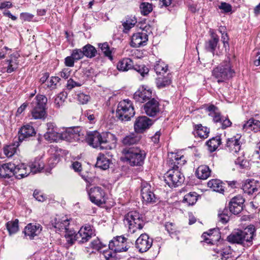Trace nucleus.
<instances>
[{
  "instance_id": "obj_1",
  "label": "nucleus",
  "mask_w": 260,
  "mask_h": 260,
  "mask_svg": "<svg viewBox=\"0 0 260 260\" xmlns=\"http://www.w3.org/2000/svg\"><path fill=\"white\" fill-rule=\"evenodd\" d=\"M186 162L184 156L181 153H170L168 155L167 164L169 170L165 174V181L171 188L180 185L184 181V177L180 172L181 168Z\"/></svg>"
},
{
  "instance_id": "obj_2",
  "label": "nucleus",
  "mask_w": 260,
  "mask_h": 260,
  "mask_svg": "<svg viewBox=\"0 0 260 260\" xmlns=\"http://www.w3.org/2000/svg\"><path fill=\"white\" fill-rule=\"evenodd\" d=\"M255 229L253 226L245 228L243 231H239L229 235L227 239L229 242L249 246L252 245L254 236Z\"/></svg>"
},
{
  "instance_id": "obj_3",
  "label": "nucleus",
  "mask_w": 260,
  "mask_h": 260,
  "mask_svg": "<svg viewBox=\"0 0 260 260\" xmlns=\"http://www.w3.org/2000/svg\"><path fill=\"white\" fill-rule=\"evenodd\" d=\"M68 235L67 242L70 245H73L75 241L80 244L84 243L95 236V234L92 226L87 224L81 227L77 233L72 231L69 233Z\"/></svg>"
},
{
  "instance_id": "obj_4",
  "label": "nucleus",
  "mask_w": 260,
  "mask_h": 260,
  "mask_svg": "<svg viewBox=\"0 0 260 260\" xmlns=\"http://www.w3.org/2000/svg\"><path fill=\"white\" fill-rule=\"evenodd\" d=\"M125 158L131 166H142L144 162L146 153L137 147L125 148L123 150Z\"/></svg>"
},
{
  "instance_id": "obj_5",
  "label": "nucleus",
  "mask_w": 260,
  "mask_h": 260,
  "mask_svg": "<svg viewBox=\"0 0 260 260\" xmlns=\"http://www.w3.org/2000/svg\"><path fill=\"white\" fill-rule=\"evenodd\" d=\"M235 71L232 69L230 58L229 57L218 67L215 68L212 71V75L217 79L218 82H222L228 80L233 77Z\"/></svg>"
},
{
  "instance_id": "obj_6",
  "label": "nucleus",
  "mask_w": 260,
  "mask_h": 260,
  "mask_svg": "<svg viewBox=\"0 0 260 260\" xmlns=\"http://www.w3.org/2000/svg\"><path fill=\"white\" fill-rule=\"evenodd\" d=\"M135 114L133 102L125 99L119 102L116 110V117L121 121L129 120Z\"/></svg>"
},
{
  "instance_id": "obj_7",
  "label": "nucleus",
  "mask_w": 260,
  "mask_h": 260,
  "mask_svg": "<svg viewBox=\"0 0 260 260\" xmlns=\"http://www.w3.org/2000/svg\"><path fill=\"white\" fill-rule=\"evenodd\" d=\"M111 135L110 133H102L95 131L88 132L85 137V140L87 143L93 148H100V149L105 148L103 146L108 143V138Z\"/></svg>"
},
{
  "instance_id": "obj_8",
  "label": "nucleus",
  "mask_w": 260,
  "mask_h": 260,
  "mask_svg": "<svg viewBox=\"0 0 260 260\" xmlns=\"http://www.w3.org/2000/svg\"><path fill=\"white\" fill-rule=\"evenodd\" d=\"M124 223L128 225L131 233H134L138 230L143 229L144 221L142 215L136 211L129 212L125 216Z\"/></svg>"
},
{
  "instance_id": "obj_9",
  "label": "nucleus",
  "mask_w": 260,
  "mask_h": 260,
  "mask_svg": "<svg viewBox=\"0 0 260 260\" xmlns=\"http://www.w3.org/2000/svg\"><path fill=\"white\" fill-rule=\"evenodd\" d=\"M47 99L44 95H38L31 103V116L35 119H42L46 117V105Z\"/></svg>"
},
{
  "instance_id": "obj_10",
  "label": "nucleus",
  "mask_w": 260,
  "mask_h": 260,
  "mask_svg": "<svg viewBox=\"0 0 260 260\" xmlns=\"http://www.w3.org/2000/svg\"><path fill=\"white\" fill-rule=\"evenodd\" d=\"M51 224L54 229H56V232H64L65 237L67 240L69 233L70 231L69 229L70 220L67 216H60L57 215L51 221Z\"/></svg>"
},
{
  "instance_id": "obj_11",
  "label": "nucleus",
  "mask_w": 260,
  "mask_h": 260,
  "mask_svg": "<svg viewBox=\"0 0 260 260\" xmlns=\"http://www.w3.org/2000/svg\"><path fill=\"white\" fill-rule=\"evenodd\" d=\"M90 201L94 204L100 206L105 203V192L100 187L95 186L87 191Z\"/></svg>"
},
{
  "instance_id": "obj_12",
  "label": "nucleus",
  "mask_w": 260,
  "mask_h": 260,
  "mask_svg": "<svg viewBox=\"0 0 260 260\" xmlns=\"http://www.w3.org/2000/svg\"><path fill=\"white\" fill-rule=\"evenodd\" d=\"M127 239L123 236L114 238L109 243V248L115 252L126 251L128 248L126 245Z\"/></svg>"
},
{
  "instance_id": "obj_13",
  "label": "nucleus",
  "mask_w": 260,
  "mask_h": 260,
  "mask_svg": "<svg viewBox=\"0 0 260 260\" xmlns=\"http://www.w3.org/2000/svg\"><path fill=\"white\" fill-rule=\"evenodd\" d=\"M153 239L146 234H142L136 240L135 245L136 248L141 253L147 251L152 246Z\"/></svg>"
},
{
  "instance_id": "obj_14",
  "label": "nucleus",
  "mask_w": 260,
  "mask_h": 260,
  "mask_svg": "<svg viewBox=\"0 0 260 260\" xmlns=\"http://www.w3.org/2000/svg\"><path fill=\"white\" fill-rule=\"evenodd\" d=\"M153 121L146 116L137 117L134 123V129L136 133H143L153 124Z\"/></svg>"
},
{
  "instance_id": "obj_15",
  "label": "nucleus",
  "mask_w": 260,
  "mask_h": 260,
  "mask_svg": "<svg viewBox=\"0 0 260 260\" xmlns=\"http://www.w3.org/2000/svg\"><path fill=\"white\" fill-rule=\"evenodd\" d=\"M80 128L79 127H69L61 133V140L73 142L81 139Z\"/></svg>"
},
{
  "instance_id": "obj_16",
  "label": "nucleus",
  "mask_w": 260,
  "mask_h": 260,
  "mask_svg": "<svg viewBox=\"0 0 260 260\" xmlns=\"http://www.w3.org/2000/svg\"><path fill=\"white\" fill-rule=\"evenodd\" d=\"M160 106L159 102L154 98H152L143 105V110L147 115L154 117L160 112Z\"/></svg>"
},
{
  "instance_id": "obj_17",
  "label": "nucleus",
  "mask_w": 260,
  "mask_h": 260,
  "mask_svg": "<svg viewBox=\"0 0 260 260\" xmlns=\"http://www.w3.org/2000/svg\"><path fill=\"white\" fill-rule=\"evenodd\" d=\"M141 196L143 202L146 203L155 202L156 197L153 192L151 186L147 182H143L141 185Z\"/></svg>"
},
{
  "instance_id": "obj_18",
  "label": "nucleus",
  "mask_w": 260,
  "mask_h": 260,
  "mask_svg": "<svg viewBox=\"0 0 260 260\" xmlns=\"http://www.w3.org/2000/svg\"><path fill=\"white\" fill-rule=\"evenodd\" d=\"M242 189L245 193L248 194L260 193V180H246L242 185Z\"/></svg>"
},
{
  "instance_id": "obj_19",
  "label": "nucleus",
  "mask_w": 260,
  "mask_h": 260,
  "mask_svg": "<svg viewBox=\"0 0 260 260\" xmlns=\"http://www.w3.org/2000/svg\"><path fill=\"white\" fill-rule=\"evenodd\" d=\"M152 90L144 86L139 88L134 94V99L136 102L142 103L151 99Z\"/></svg>"
},
{
  "instance_id": "obj_20",
  "label": "nucleus",
  "mask_w": 260,
  "mask_h": 260,
  "mask_svg": "<svg viewBox=\"0 0 260 260\" xmlns=\"http://www.w3.org/2000/svg\"><path fill=\"white\" fill-rule=\"evenodd\" d=\"M244 199L241 196H237L233 198L229 204V208L232 214L237 215L243 210Z\"/></svg>"
},
{
  "instance_id": "obj_21",
  "label": "nucleus",
  "mask_w": 260,
  "mask_h": 260,
  "mask_svg": "<svg viewBox=\"0 0 260 260\" xmlns=\"http://www.w3.org/2000/svg\"><path fill=\"white\" fill-rule=\"evenodd\" d=\"M148 40V35L144 32L134 34L131 38V45L133 47L145 46Z\"/></svg>"
},
{
  "instance_id": "obj_22",
  "label": "nucleus",
  "mask_w": 260,
  "mask_h": 260,
  "mask_svg": "<svg viewBox=\"0 0 260 260\" xmlns=\"http://www.w3.org/2000/svg\"><path fill=\"white\" fill-rule=\"evenodd\" d=\"M36 134L34 128L29 124H26L23 126L18 132V142H22L26 140L28 138L34 136ZM19 145L17 144V147Z\"/></svg>"
},
{
  "instance_id": "obj_23",
  "label": "nucleus",
  "mask_w": 260,
  "mask_h": 260,
  "mask_svg": "<svg viewBox=\"0 0 260 260\" xmlns=\"http://www.w3.org/2000/svg\"><path fill=\"white\" fill-rule=\"evenodd\" d=\"M225 149L235 155L241 149V142L239 138L233 137L228 139L226 141Z\"/></svg>"
},
{
  "instance_id": "obj_24",
  "label": "nucleus",
  "mask_w": 260,
  "mask_h": 260,
  "mask_svg": "<svg viewBox=\"0 0 260 260\" xmlns=\"http://www.w3.org/2000/svg\"><path fill=\"white\" fill-rule=\"evenodd\" d=\"M42 227L40 224L30 223L26 226L24 233L26 236L29 237L30 239H33L40 233Z\"/></svg>"
},
{
  "instance_id": "obj_25",
  "label": "nucleus",
  "mask_w": 260,
  "mask_h": 260,
  "mask_svg": "<svg viewBox=\"0 0 260 260\" xmlns=\"http://www.w3.org/2000/svg\"><path fill=\"white\" fill-rule=\"evenodd\" d=\"M219 42V37L215 33H212L211 38L206 42L205 48L206 51L211 52L213 55L215 54V49Z\"/></svg>"
},
{
  "instance_id": "obj_26",
  "label": "nucleus",
  "mask_w": 260,
  "mask_h": 260,
  "mask_svg": "<svg viewBox=\"0 0 260 260\" xmlns=\"http://www.w3.org/2000/svg\"><path fill=\"white\" fill-rule=\"evenodd\" d=\"M243 129L245 132L253 131L254 133L260 131V121L254 118L248 120L243 126Z\"/></svg>"
},
{
  "instance_id": "obj_27",
  "label": "nucleus",
  "mask_w": 260,
  "mask_h": 260,
  "mask_svg": "<svg viewBox=\"0 0 260 260\" xmlns=\"http://www.w3.org/2000/svg\"><path fill=\"white\" fill-rule=\"evenodd\" d=\"M210 129L206 126H203L201 124L194 125L192 134L195 137L206 139L209 136Z\"/></svg>"
},
{
  "instance_id": "obj_28",
  "label": "nucleus",
  "mask_w": 260,
  "mask_h": 260,
  "mask_svg": "<svg viewBox=\"0 0 260 260\" xmlns=\"http://www.w3.org/2000/svg\"><path fill=\"white\" fill-rule=\"evenodd\" d=\"M202 237L207 243L213 244L219 238L218 230L215 229L210 230L209 233H204Z\"/></svg>"
},
{
  "instance_id": "obj_29",
  "label": "nucleus",
  "mask_w": 260,
  "mask_h": 260,
  "mask_svg": "<svg viewBox=\"0 0 260 260\" xmlns=\"http://www.w3.org/2000/svg\"><path fill=\"white\" fill-rule=\"evenodd\" d=\"M206 111L208 112L209 116L212 117L214 122H221V115L217 107L213 105H209L206 108Z\"/></svg>"
},
{
  "instance_id": "obj_30",
  "label": "nucleus",
  "mask_w": 260,
  "mask_h": 260,
  "mask_svg": "<svg viewBox=\"0 0 260 260\" xmlns=\"http://www.w3.org/2000/svg\"><path fill=\"white\" fill-rule=\"evenodd\" d=\"M110 164V159L105 154L100 153L96 158L95 167L105 170L109 168Z\"/></svg>"
},
{
  "instance_id": "obj_31",
  "label": "nucleus",
  "mask_w": 260,
  "mask_h": 260,
  "mask_svg": "<svg viewBox=\"0 0 260 260\" xmlns=\"http://www.w3.org/2000/svg\"><path fill=\"white\" fill-rule=\"evenodd\" d=\"M42 157V156L36 157L31 165L28 166V168H30V172L36 174L41 172L44 169V165L41 161Z\"/></svg>"
},
{
  "instance_id": "obj_32",
  "label": "nucleus",
  "mask_w": 260,
  "mask_h": 260,
  "mask_svg": "<svg viewBox=\"0 0 260 260\" xmlns=\"http://www.w3.org/2000/svg\"><path fill=\"white\" fill-rule=\"evenodd\" d=\"M133 67V62L129 58H123L118 61L117 68L119 71L126 72L131 69Z\"/></svg>"
},
{
  "instance_id": "obj_33",
  "label": "nucleus",
  "mask_w": 260,
  "mask_h": 260,
  "mask_svg": "<svg viewBox=\"0 0 260 260\" xmlns=\"http://www.w3.org/2000/svg\"><path fill=\"white\" fill-rule=\"evenodd\" d=\"M215 252L218 254V257H220L221 260H228L232 256L233 250L230 246H226L222 249L216 248Z\"/></svg>"
},
{
  "instance_id": "obj_34",
  "label": "nucleus",
  "mask_w": 260,
  "mask_h": 260,
  "mask_svg": "<svg viewBox=\"0 0 260 260\" xmlns=\"http://www.w3.org/2000/svg\"><path fill=\"white\" fill-rule=\"evenodd\" d=\"M156 86L160 89L170 85L172 82V76L168 73L166 76L159 77L156 79Z\"/></svg>"
},
{
  "instance_id": "obj_35",
  "label": "nucleus",
  "mask_w": 260,
  "mask_h": 260,
  "mask_svg": "<svg viewBox=\"0 0 260 260\" xmlns=\"http://www.w3.org/2000/svg\"><path fill=\"white\" fill-rule=\"evenodd\" d=\"M211 174V170L209 167L206 165H202L198 167L196 171V175L200 179H207Z\"/></svg>"
},
{
  "instance_id": "obj_36",
  "label": "nucleus",
  "mask_w": 260,
  "mask_h": 260,
  "mask_svg": "<svg viewBox=\"0 0 260 260\" xmlns=\"http://www.w3.org/2000/svg\"><path fill=\"white\" fill-rule=\"evenodd\" d=\"M137 22V19L135 16H130L126 17V20L122 23L123 32L127 33Z\"/></svg>"
},
{
  "instance_id": "obj_37",
  "label": "nucleus",
  "mask_w": 260,
  "mask_h": 260,
  "mask_svg": "<svg viewBox=\"0 0 260 260\" xmlns=\"http://www.w3.org/2000/svg\"><path fill=\"white\" fill-rule=\"evenodd\" d=\"M221 144V138L220 136H217L215 137L209 139L207 142L206 144L208 147V149L210 152H213L215 151L218 147Z\"/></svg>"
},
{
  "instance_id": "obj_38",
  "label": "nucleus",
  "mask_w": 260,
  "mask_h": 260,
  "mask_svg": "<svg viewBox=\"0 0 260 260\" xmlns=\"http://www.w3.org/2000/svg\"><path fill=\"white\" fill-rule=\"evenodd\" d=\"M141 139V136L137 134H131L125 136L122 140V143L125 145H131L137 143Z\"/></svg>"
},
{
  "instance_id": "obj_39",
  "label": "nucleus",
  "mask_w": 260,
  "mask_h": 260,
  "mask_svg": "<svg viewBox=\"0 0 260 260\" xmlns=\"http://www.w3.org/2000/svg\"><path fill=\"white\" fill-rule=\"evenodd\" d=\"M30 168L23 163L17 164V179H21L27 176L30 173Z\"/></svg>"
},
{
  "instance_id": "obj_40",
  "label": "nucleus",
  "mask_w": 260,
  "mask_h": 260,
  "mask_svg": "<svg viewBox=\"0 0 260 260\" xmlns=\"http://www.w3.org/2000/svg\"><path fill=\"white\" fill-rule=\"evenodd\" d=\"M83 55L88 58H92L96 56L97 51L94 47L90 44H87L82 48Z\"/></svg>"
},
{
  "instance_id": "obj_41",
  "label": "nucleus",
  "mask_w": 260,
  "mask_h": 260,
  "mask_svg": "<svg viewBox=\"0 0 260 260\" xmlns=\"http://www.w3.org/2000/svg\"><path fill=\"white\" fill-rule=\"evenodd\" d=\"M208 186L216 192L221 193L224 191L222 183L219 180L212 179L210 180L208 182Z\"/></svg>"
},
{
  "instance_id": "obj_42",
  "label": "nucleus",
  "mask_w": 260,
  "mask_h": 260,
  "mask_svg": "<svg viewBox=\"0 0 260 260\" xmlns=\"http://www.w3.org/2000/svg\"><path fill=\"white\" fill-rule=\"evenodd\" d=\"M98 46L105 56L108 57L111 60H112L113 59L112 53L113 48L110 49L108 43L107 42L100 43Z\"/></svg>"
},
{
  "instance_id": "obj_43",
  "label": "nucleus",
  "mask_w": 260,
  "mask_h": 260,
  "mask_svg": "<svg viewBox=\"0 0 260 260\" xmlns=\"http://www.w3.org/2000/svg\"><path fill=\"white\" fill-rule=\"evenodd\" d=\"M198 200L197 193L195 192H189L186 194L183 199V202L187 203L189 206L194 205Z\"/></svg>"
},
{
  "instance_id": "obj_44",
  "label": "nucleus",
  "mask_w": 260,
  "mask_h": 260,
  "mask_svg": "<svg viewBox=\"0 0 260 260\" xmlns=\"http://www.w3.org/2000/svg\"><path fill=\"white\" fill-rule=\"evenodd\" d=\"M154 69L157 75H164L168 71V65L161 61H158L155 64Z\"/></svg>"
},
{
  "instance_id": "obj_45",
  "label": "nucleus",
  "mask_w": 260,
  "mask_h": 260,
  "mask_svg": "<svg viewBox=\"0 0 260 260\" xmlns=\"http://www.w3.org/2000/svg\"><path fill=\"white\" fill-rule=\"evenodd\" d=\"M232 214L230 210H228V208H224V209L220 212L218 213V218L220 221L223 223H226L230 219V217Z\"/></svg>"
},
{
  "instance_id": "obj_46",
  "label": "nucleus",
  "mask_w": 260,
  "mask_h": 260,
  "mask_svg": "<svg viewBox=\"0 0 260 260\" xmlns=\"http://www.w3.org/2000/svg\"><path fill=\"white\" fill-rule=\"evenodd\" d=\"M1 168L2 169V173L6 174L8 173V172H11L13 173V175L15 176L16 178V176H15V169H16V166L15 164L11 163L8 164H4L1 166Z\"/></svg>"
},
{
  "instance_id": "obj_47",
  "label": "nucleus",
  "mask_w": 260,
  "mask_h": 260,
  "mask_svg": "<svg viewBox=\"0 0 260 260\" xmlns=\"http://www.w3.org/2000/svg\"><path fill=\"white\" fill-rule=\"evenodd\" d=\"M15 142L12 144L5 146L3 148L4 154L8 158L11 157L16 152V146Z\"/></svg>"
},
{
  "instance_id": "obj_48",
  "label": "nucleus",
  "mask_w": 260,
  "mask_h": 260,
  "mask_svg": "<svg viewBox=\"0 0 260 260\" xmlns=\"http://www.w3.org/2000/svg\"><path fill=\"white\" fill-rule=\"evenodd\" d=\"M67 95L64 92L59 93L54 99V105L55 107L57 108H59L62 107L66 99Z\"/></svg>"
},
{
  "instance_id": "obj_49",
  "label": "nucleus",
  "mask_w": 260,
  "mask_h": 260,
  "mask_svg": "<svg viewBox=\"0 0 260 260\" xmlns=\"http://www.w3.org/2000/svg\"><path fill=\"white\" fill-rule=\"evenodd\" d=\"M6 229L9 235L11 236L16 233V219H13L6 223Z\"/></svg>"
},
{
  "instance_id": "obj_50",
  "label": "nucleus",
  "mask_w": 260,
  "mask_h": 260,
  "mask_svg": "<svg viewBox=\"0 0 260 260\" xmlns=\"http://www.w3.org/2000/svg\"><path fill=\"white\" fill-rule=\"evenodd\" d=\"M85 81V78H83L81 80H80L79 81L76 82L73 79L70 78L69 80H68L67 84V88L71 90L74 88L75 87H79L81 86L84 82Z\"/></svg>"
},
{
  "instance_id": "obj_51",
  "label": "nucleus",
  "mask_w": 260,
  "mask_h": 260,
  "mask_svg": "<svg viewBox=\"0 0 260 260\" xmlns=\"http://www.w3.org/2000/svg\"><path fill=\"white\" fill-rule=\"evenodd\" d=\"M141 14L143 15H147L153 10L152 5L148 3H142L140 5Z\"/></svg>"
},
{
  "instance_id": "obj_52",
  "label": "nucleus",
  "mask_w": 260,
  "mask_h": 260,
  "mask_svg": "<svg viewBox=\"0 0 260 260\" xmlns=\"http://www.w3.org/2000/svg\"><path fill=\"white\" fill-rule=\"evenodd\" d=\"M44 138L46 140L52 142H58L61 140V133H58L57 131L53 133H51V135L48 136L47 135H44Z\"/></svg>"
},
{
  "instance_id": "obj_53",
  "label": "nucleus",
  "mask_w": 260,
  "mask_h": 260,
  "mask_svg": "<svg viewBox=\"0 0 260 260\" xmlns=\"http://www.w3.org/2000/svg\"><path fill=\"white\" fill-rule=\"evenodd\" d=\"M71 55L76 61L82 59L84 56L82 50L80 49H73Z\"/></svg>"
},
{
  "instance_id": "obj_54",
  "label": "nucleus",
  "mask_w": 260,
  "mask_h": 260,
  "mask_svg": "<svg viewBox=\"0 0 260 260\" xmlns=\"http://www.w3.org/2000/svg\"><path fill=\"white\" fill-rule=\"evenodd\" d=\"M90 246L91 248L98 251L106 246L98 238L93 240L90 243Z\"/></svg>"
},
{
  "instance_id": "obj_55",
  "label": "nucleus",
  "mask_w": 260,
  "mask_h": 260,
  "mask_svg": "<svg viewBox=\"0 0 260 260\" xmlns=\"http://www.w3.org/2000/svg\"><path fill=\"white\" fill-rule=\"evenodd\" d=\"M90 96L82 92L79 93L77 95V101L81 104H86L89 101Z\"/></svg>"
},
{
  "instance_id": "obj_56",
  "label": "nucleus",
  "mask_w": 260,
  "mask_h": 260,
  "mask_svg": "<svg viewBox=\"0 0 260 260\" xmlns=\"http://www.w3.org/2000/svg\"><path fill=\"white\" fill-rule=\"evenodd\" d=\"M135 70L138 72L143 77L148 74L149 69L144 65L137 66L135 67Z\"/></svg>"
},
{
  "instance_id": "obj_57",
  "label": "nucleus",
  "mask_w": 260,
  "mask_h": 260,
  "mask_svg": "<svg viewBox=\"0 0 260 260\" xmlns=\"http://www.w3.org/2000/svg\"><path fill=\"white\" fill-rule=\"evenodd\" d=\"M218 7L219 9L222 10L223 13H232V7L229 3L222 2Z\"/></svg>"
},
{
  "instance_id": "obj_58",
  "label": "nucleus",
  "mask_w": 260,
  "mask_h": 260,
  "mask_svg": "<svg viewBox=\"0 0 260 260\" xmlns=\"http://www.w3.org/2000/svg\"><path fill=\"white\" fill-rule=\"evenodd\" d=\"M84 115L87 117L90 123H94L95 122L96 115L93 110H87L84 113Z\"/></svg>"
},
{
  "instance_id": "obj_59",
  "label": "nucleus",
  "mask_w": 260,
  "mask_h": 260,
  "mask_svg": "<svg viewBox=\"0 0 260 260\" xmlns=\"http://www.w3.org/2000/svg\"><path fill=\"white\" fill-rule=\"evenodd\" d=\"M59 161V158L56 154L52 155L48 160V165L51 168H53Z\"/></svg>"
},
{
  "instance_id": "obj_60",
  "label": "nucleus",
  "mask_w": 260,
  "mask_h": 260,
  "mask_svg": "<svg viewBox=\"0 0 260 260\" xmlns=\"http://www.w3.org/2000/svg\"><path fill=\"white\" fill-rule=\"evenodd\" d=\"M60 78L58 77H52L50 78L49 82L47 86L48 87L50 88L54 89L56 87L57 83H58L60 81Z\"/></svg>"
},
{
  "instance_id": "obj_61",
  "label": "nucleus",
  "mask_w": 260,
  "mask_h": 260,
  "mask_svg": "<svg viewBox=\"0 0 260 260\" xmlns=\"http://www.w3.org/2000/svg\"><path fill=\"white\" fill-rule=\"evenodd\" d=\"M221 123V128L222 129H225L227 127H229L231 126L232 122L230 120L225 117H223L221 116V122H218Z\"/></svg>"
},
{
  "instance_id": "obj_62",
  "label": "nucleus",
  "mask_w": 260,
  "mask_h": 260,
  "mask_svg": "<svg viewBox=\"0 0 260 260\" xmlns=\"http://www.w3.org/2000/svg\"><path fill=\"white\" fill-rule=\"evenodd\" d=\"M47 131L44 135H47L48 136L51 135V133H53L57 131V127L55 126L54 124L51 122L47 123Z\"/></svg>"
},
{
  "instance_id": "obj_63",
  "label": "nucleus",
  "mask_w": 260,
  "mask_h": 260,
  "mask_svg": "<svg viewBox=\"0 0 260 260\" xmlns=\"http://www.w3.org/2000/svg\"><path fill=\"white\" fill-rule=\"evenodd\" d=\"M165 228L170 235L174 234L176 232L175 226L172 222H167L165 224Z\"/></svg>"
},
{
  "instance_id": "obj_64",
  "label": "nucleus",
  "mask_w": 260,
  "mask_h": 260,
  "mask_svg": "<svg viewBox=\"0 0 260 260\" xmlns=\"http://www.w3.org/2000/svg\"><path fill=\"white\" fill-rule=\"evenodd\" d=\"M71 72V69L69 68H64L60 72L59 75L61 78L67 79L70 76Z\"/></svg>"
}]
</instances>
